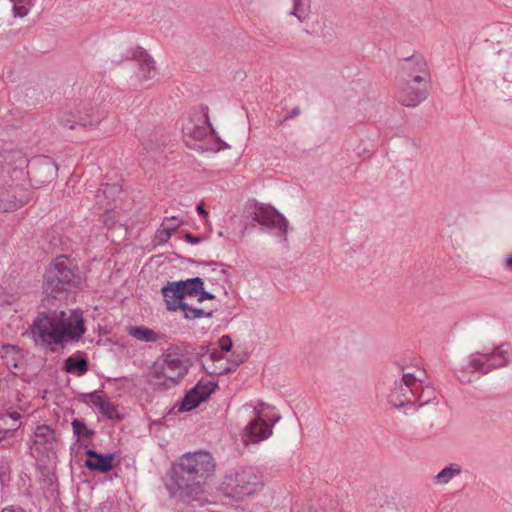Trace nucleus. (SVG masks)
Returning <instances> with one entry per match:
<instances>
[{"label":"nucleus","instance_id":"12","mask_svg":"<svg viewBox=\"0 0 512 512\" xmlns=\"http://www.w3.org/2000/svg\"><path fill=\"white\" fill-rule=\"evenodd\" d=\"M428 88L429 85L399 80L398 100L407 107H415L427 98Z\"/></svg>","mask_w":512,"mask_h":512},{"label":"nucleus","instance_id":"5","mask_svg":"<svg viewBox=\"0 0 512 512\" xmlns=\"http://www.w3.org/2000/svg\"><path fill=\"white\" fill-rule=\"evenodd\" d=\"M263 487L264 476L257 467L241 466L225 474L219 490L226 497L242 501L259 493Z\"/></svg>","mask_w":512,"mask_h":512},{"label":"nucleus","instance_id":"51","mask_svg":"<svg viewBox=\"0 0 512 512\" xmlns=\"http://www.w3.org/2000/svg\"><path fill=\"white\" fill-rule=\"evenodd\" d=\"M504 267L505 269L512 271V255L506 258Z\"/></svg>","mask_w":512,"mask_h":512},{"label":"nucleus","instance_id":"52","mask_svg":"<svg viewBox=\"0 0 512 512\" xmlns=\"http://www.w3.org/2000/svg\"><path fill=\"white\" fill-rule=\"evenodd\" d=\"M7 417L13 419L15 422L19 420L20 414L17 412L9 413Z\"/></svg>","mask_w":512,"mask_h":512},{"label":"nucleus","instance_id":"1","mask_svg":"<svg viewBox=\"0 0 512 512\" xmlns=\"http://www.w3.org/2000/svg\"><path fill=\"white\" fill-rule=\"evenodd\" d=\"M215 461L206 451L185 454L174 464L166 483L171 496L186 503L197 502L202 505L207 501L205 482L215 471Z\"/></svg>","mask_w":512,"mask_h":512},{"label":"nucleus","instance_id":"17","mask_svg":"<svg viewBox=\"0 0 512 512\" xmlns=\"http://www.w3.org/2000/svg\"><path fill=\"white\" fill-rule=\"evenodd\" d=\"M161 293L166 303V308L169 311H177L185 304L183 301V290H180L177 281L168 282L167 285L161 289Z\"/></svg>","mask_w":512,"mask_h":512},{"label":"nucleus","instance_id":"16","mask_svg":"<svg viewBox=\"0 0 512 512\" xmlns=\"http://www.w3.org/2000/svg\"><path fill=\"white\" fill-rule=\"evenodd\" d=\"M132 55L139 62L137 74L139 80L148 81L153 79L156 75L154 59L142 48H137Z\"/></svg>","mask_w":512,"mask_h":512},{"label":"nucleus","instance_id":"44","mask_svg":"<svg viewBox=\"0 0 512 512\" xmlns=\"http://www.w3.org/2000/svg\"><path fill=\"white\" fill-rule=\"evenodd\" d=\"M204 265H212V266H215L213 268V270L215 271L216 270V267L220 268V273L222 274H226L227 273V266L222 264V263H218V262H204L203 263Z\"/></svg>","mask_w":512,"mask_h":512},{"label":"nucleus","instance_id":"47","mask_svg":"<svg viewBox=\"0 0 512 512\" xmlns=\"http://www.w3.org/2000/svg\"><path fill=\"white\" fill-rule=\"evenodd\" d=\"M300 108L299 107H294L290 113L285 117L284 121L285 120H289V119H293L295 117H297L299 114H300Z\"/></svg>","mask_w":512,"mask_h":512},{"label":"nucleus","instance_id":"13","mask_svg":"<svg viewBox=\"0 0 512 512\" xmlns=\"http://www.w3.org/2000/svg\"><path fill=\"white\" fill-rule=\"evenodd\" d=\"M0 164L3 172L13 179L23 178L29 162L19 150H4L0 153Z\"/></svg>","mask_w":512,"mask_h":512},{"label":"nucleus","instance_id":"15","mask_svg":"<svg viewBox=\"0 0 512 512\" xmlns=\"http://www.w3.org/2000/svg\"><path fill=\"white\" fill-rule=\"evenodd\" d=\"M86 455L88 459L85 461V466L90 471H98L101 473H107L109 472L113 465L112 461L114 459V454H100L97 451L93 449H88L86 451Z\"/></svg>","mask_w":512,"mask_h":512},{"label":"nucleus","instance_id":"49","mask_svg":"<svg viewBox=\"0 0 512 512\" xmlns=\"http://www.w3.org/2000/svg\"><path fill=\"white\" fill-rule=\"evenodd\" d=\"M163 225H165V223H163ZM177 227H178V224H176L174 226H164V230L167 232V237H170L171 234L176 230Z\"/></svg>","mask_w":512,"mask_h":512},{"label":"nucleus","instance_id":"6","mask_svg":"<svg viewBox=\"0 0 512 512\" xmlns=\"http://www.w3.org/2000/svg\"><path fill=\"white\" fill-rule=\"evenodd\" d=\"M81 283L78 269L62 256L47 270L43 290L46 295L56 298L59 293L78 288Z\"/></svg>","mask_w":512,"mask_h":512},{"label":"nucleus","instance_id":"19","mask_svg":"<svg viewBox=\"0 0 512 512\" xmlns=\"http://www.w3.org/2000/svg\"><path fill=\"white\" fill-rule=\"evenodd\" d=\"M64 369L70 374L83 376L88 371V361L81 352H77L65 360Z\"/></svg>","mask_w":512,"mask_h":512},{"label":"nucleus","instance_id":"27","mask_svg":"<svg viewBox=\"0 0 512 512\" xmlns=\"http://www.w3.org/2000/svg\"><path fill=\"white\" fill-rule=\"evenodd\" d=\"M253 411L254 417H260L261 420L270 421L272 422V425H275L281 420V415L275 413L274 408L264 402H260L254 406Z\"/></svg>","mask_w":512,"mask_h":512},{"label":"nucleus","instance_id":"30","mask_svg":"<svg viewBox=\"0 0 512 512\" xmlns=\"http://www.w3.org/2000/svg\"><path fill=\"white\" fill-rule=\"evenodd\" d=\"M26 202V199L22 197H16L15 195H7L0 200V208L5 212H12L21 208Z\"/></svg>","mask_w":512,"mask_h":512},{"label":"nucleus","instance_id":"46","mask_svg":"<svg viewBox=\"0 0 512 512\" xmlns=\"http://www.w3.org/2000/svg\"><path fill=\"white\" fill-rule=\"evenodd\" d=\"M185 239L187 242H189L190 244H198L202 241V238L199 237V236H193L192 234L190 233H187L185 235Z\"/></svg>","mask_w":512,"mask_h":512},{"label":"nucleus","instance_id":"42","mask_svg":"<svg viewBox=\"0 0 512 512\" xmlns=\"http://www.w3.org/2000/svg\"><path fill=\"white\" fill-rule=\"evenodd\" d=\"M13 428L11 427H6L5 426V417L1 416L0 417V441L2 439H4L7 435V433L12 430Z\"/></svg>","mask_w":512,"mask_h":512},{"label":"nucleus","instance_id":"36","mask_svg":"<svg viewBox=\"0 0 512 512\" xmlns=\"http://www.w3.org/2000/svg\"><path fill=\"white\" fill-rule=\"evenodd\" d=\"M204 366L206 367V369L209 373L216 374V375H223V374L229 373L233 369L227 363H220L219 366H216V365L207 366V363H204Z\"/></svg>","mask_w":512,"mask_h":512},{"label":"nucleus","instance_id":"9","mask_svg":"<svg viewBox=\"0 0 512 512\" xmlns=\"http://www.w3.org/2000/svg\"><path fill=\"white\" fill-rule=\"evenodd\" d=\"M252 218L260 225L273 230L282 241L287 240L288 221L274 207L269 205L256 206Z\"/></svg>","mask_w":512,"mask_h":512},{"label":"nucleus","instance_id":"35","mask_svg":"<svg viewBox=\"0 0 512 512\" xmlns=\"http://www.w3.org/2000/svg\"><path fill=\"white\" fill-rule=\"evenodd\" d=\"M181 310L184 317L189 320L212 316V312H205L203 309L190 307L187 303L182 305Z\"/></svg>","mask_w":512,"mask_h":512},{"label":"nucleus","instance_id":"39","mask_svg":"<svg viewBox=\"0 0 512 512\" xmlns=\"http://www.w3.org/2000/svg\"><path fill=\"white\" fill-rule=\"evenodd\" d=\"M219 353L229 352L232 348V340L228 335H224L219 339Z\"/></svg>","mask_w":512,"mask_h":512},{"label":"nucleus","instance_id":"41","mask_svg":"<svg viewBox=\"0 0 512 512\" xmlns=\"http://www.w3.org/2000/svg\"><path fill=\"white\" fill-rule=\"evenodd\" d=\"M225 353H219V348H214L209 353V360L212 362V365L214 366L215 362H221L224 358Z\"/></svg>","mask_w":512,"mask_h":512},{"label":"nucleus","instance_id":"40","mask_svg":"<svg viewBox=\"0 0 512 512\" xmlns=\"http://www.w3.org/2000/svg\"><path fill=\"white\" fill-rule=\"evenodd\" d=\"M89 398L93 405L96 406L97 408H99L106 400L102 395V391H94L90 393Z\"/></svg>","mask_w":512,"mask_h":512},{"label":"nucleus","instance_id":"20","mask_svg":"<svg viewBox=\"0 0 512 512\" xmlns=\"http://www.w3.org/2000/svg\"><path fill=\"white\" fill-rule=\"evenodd\" d=\"M32 170L34 173L46 174L45 179L41 180V183L51 181L57 173L58 167L51 159L45 157L34 161L32 164Z\"/></svg>","mask_w":512,"mask_h":512},{"label":"nucleus","instance_id":"50","mask_svg":"<svg viewBox=\"0 0 512 512\" xmlns=\"http://www.w3.org/2000/svg\"><path fill=\"white\" fill-rule=\"evenodd\" d=\"M197 212H198L200 215H202V216H204V217H207V212H206V210H205V208H204V204H203V203H200V204L197 206Z\"/></svg>","mask_w":512,"mask_h":512},{"label":"nucleus","instance_id":"48","mask_svg":"<svg viewBox=\"0 0 512 512\" xmlns=\"http://www.w3.org/2000/svg\"><path fill=\"white\" fill-rule=\"evenodd\" d=\"M2 512H25L21 507L8 506L5 507Z\"/></svg>","mask_w":512,"mask_h":512},{"label":"nucleus","instance_id":"45","mask_svg":"<svg viewBox=\"0 0 512 512\" xmlns=\"http://www.w3.org/2000/svg\"><path fill=\"white\" fill-rule=\"evenodd\" d=\"M321 30L322 26L319 23L312 24L311 26L307 25V28L305 29V31L309 34H318Z\"/></svg>","mask_w":512,"mask_h":512},{"label":"nucleus","instance_id":"23","mask_svg":"<svg viewBox=\"0 0 512 512\" xmlns=\"http://www.w3.org/2000/svg\"><path fill=\"white\" fill-rule=\"evenodd\" d=\"M71 425L73 434L76 437L77 441L85 442L84 445L87 446V444L91 442L92 437L95 434L94 430L88 428L85 421L79 418H75L71 422Z\"/></svg>","mask_w":512,"mask_h":512},{"label":"nucleus","instance_id":"11","mask_svg":"<svg viewBox=\"0 0 512 512\" xmlns=\"http://www.w3.org/2000/svg\"><path fill=\"white\" fill-rule=\"evenodd\" d=\"M273 428L272 422L261 420L260 417H254L243 430L242 442L246 446L259 444L272 436Z\"/></svg>","mask_w":512,"mask_h":512},{"label":"nucleus","instance_id":"43","mask_svg":"<svg viewBox=\"0 0 512 512\" xmlns=\"http://www.w3.org/2000/svg\"><path fill=\"white\" fill-rule=\"evenodd\" d=\"M200 296H199V302H203L204 300H212L215 298V296L207 291L204 290V288H202V290L199 291L198 293Z\"/></svg>","mask_w":512,"mask_h":512},{"label":"nucleus","instance_id":"26","mask_svg":"<svg viewBox=\"0 0 512 512\" xmlns=\"http://www.w3.org/2000/svg\"><path fill=\"white\" fill-rule=\"evenodd\" d=\"M462 469L459 464L451 463L444 467L438 474L433 478L435 484L445 485L449 483L454 477L461 473Z\"/></svg>","mask_w":512,"mask_h":512},{"label":"nucleus","instance_id":"32","mask_svg":"<svg viewBox=\"0 0 512 512\" xmlns=\"http://www.w3.org/2000/svg\"><path fill=\"white\" fill-rule=\"evenodd\" d=\"M217 385L215 382L210 380H200L193 389L197 392V395L201 397L202 401H205L216 389Z\"/></svg>","mask_w":512,"mask_h":512},{"label":"nucleus","instance_id":"28","mask_svg":"<svg viewBox=\"0 0 512 512\" xmlns=\"http://www.w3.org/2000/svg\"><path fill=\"white\" fill-rule=\"evenodd\" d=\"M3 359L10 371L18 368L17 359L21 357V351L12 345L3 346Z\"/></svg>","mask_w":512,"mask_h":512},{"label":"nucleus","instance_id":"8","mask_svg":"<svg viewBox=\"0 0 512 512\" xmlns=\"http://www.w3.org/2000/svg\"><path fill=\"white\" fill-rule=\"evenodd\" d=\"M421 385V377L413 373H403L400 380L394 382L388 395V402L394 408L413 406L415 400V391L417 386Z\"/></svg>","mask_w":512,"mask_h":512},{"label":"nucleus","instance_id":"31","mask_svg":"<svg viewBox=\"0 0 512 512\" xmlns=\"http://www.w3.org/2000/svg\"><path fill=\"white\" fill-rule=\"evenodd\" d=\"M217 385L215 382L210 380H200L193 389L197 392V395L201 397L202 401H205L216 389Z\"/></svg>","mask_w":512,"mask_h":512},{"label":"nucleus","instance_id":"4","mask_svg":"<svg viewBox=\"0 0 512 512\" xmlns=\"http://www.w3.org/2000/svg\"><path fill=\"white\" fill-rule=\"evenodd\" d=\"M512 362V347L509 343H502L491 352L471 353L457 371V377L462 383H471L473 375L488 374L489 372L503 368Z\"/></svg>","mask_w":512,"mask_h":512},{"label":"nucleus","instance_id":"34","mask_svg":"<svg viewBox=\"0 0 512 512\" xmlns=\"http://www.w3.org/2000/svg\"><path fill=\"white\" fill-rule=\"evenodd\" d=\"M77 117L78 113L68 110H62L58 114V120L60 124L64 127H68L69 129H75L76 127H79L77 123Z\"/></svg>","mask_w":512,"mask_h":512},{"label":"nucleus","instance_id":"2","mask_svg":"<svg viewBox=\"0 0 512 512\" xmlns=\"http://www.w3.org/2000/svg\"><path fill=\"white\" fill-rule=\"evenodd\" d=\"M85 331L83 314L79 310L39 312L31 325L35 344L46 347L78 341Z\"/></svg>","mask_w":512,"mask_h":512},{"label":"nucleus","instance_id":"25","mask_svg":"<svg viewBox=\"0 0 512 512\" xmlns=\"http://www.w3.org/2000/svg\"><path fill=\"white\" fill-rule=\"evenodd\" d=\"M180 290H183V297L197 296L199 291L202 290L204 282L200 277H194L187 280L177 281Z\"/></svg>","mask_w":512,"mask_h":512},{"label":"nucleus","instance_id":"7","mask_svg":"<svg viewBox=\"0 0 512 512\" xmlns=\"http://www.w3.org/2000/svg\"><path fill=\"white\" fill-rule=\"evenodd\" d=\"M209 131L216 135V132L212 128L209 117L208 108H201L192 110L183 119L182 123V136L184 143L191 149L204 150V143H206V137ZM216 137V142L221 143L220 149L228 148V145L220 138Z\"/></svg>","mask_w":512,"mask_h":512},{"label":"nucleus","instance_id":"53","mask_svg":"<svg viewBox=\"0 0 512 512\" xmlns=\"http://www.w3.org/2000/svg\"><path fill=\"white\" fill-rule=\"evenodd\" d=\"M218 236L219 237H224V232L223 231L218 232Z\"/></svg>","mask_w":512,"mask_h":512},{"label":"nucleus","instance_id":"14","mask_svg":"<svg viewBox=\"0 0 512 512\" xmlns=\"http://www.w3.org/2000/svg\"><path fill=\"white\" fill-rule=\"evenodd\" d=\"M121 191L122 188L117 183L103 184L95 196L97 205L106 212L112 210Z\"/></svg>","mask_w":512,"mask_h":512},{"label":"nucleus","instance_id":"21","mask_svg":"<svg viewBox=\"0 0 512 512\" xmlns=\"http://www.w3.org/2000/svg\"><path fill=\"white\" fill-rule=\"evenodd\" d=\"M127 333L132 338L144 343H154L160 339L157 332L145 326H130Z\"/></svg>","mask_w":512,"mask_h":512},{"label":"nucleus","instance_id":"29","mask_svg":"<svg viewBox=\"0 0 512 512\" xmlns=\"http://www.w3.org/2000/svg\"><path fill=\"white\" fill-rule=\"evenodd\" d=\"M201 402V397L197 395V392L192 388L189 392L186 393L184 398L179 404L178 410L180 412L191 411L196 408Z\"/></svg>","mask_w":512,"mask_h":512},{"label":"nucleus","instance_id":"3","mask_svg":"<svg viewBox=\"0 0 512 512\" xmlns=\"http://www.w3.org/2000/svg\"><path fill=\"white\" fill-rule=\"evenodd\" d=\"M191 364L186 348L170 345L149 367L146 381L154 390L167 391L182 381Z\"/></svg>","mask_w":512,"mask_h":512},{"label":"nucleus","instance_id":"18","mask_svg":"<svg viewBox=\"0 0 512 512\" xmlns=\"http://www.w3.org/2000/svg\"><path fill=\"white\" fill-rule=\"evenodd\" d=\"M77 123L79 127L95 128L106 117V113L96 108H88L83 112L78 111Z\"/></svg>","mask_w":512,"mask_h":512},{"label":"nucleus","instance_id":"38","mask_svg":"<svg viewBox=\"0 0 512 512\" xmlns=\"http://www.w3.org/2000/svg\"><path fill=\"white\" fill-rule=\"evenodd\" d=\"M53 431L50 429L47 425H40L36 428L35 436L38 438H43L45 440H48L50 437H52Z\"/></svg>","mask_w":512,"mask_h":512},{"label":"nucleus","instance_id":"37","mask_svg":"<svg viewBox=\"0 0 512 512\" xmlns=\"http://www.w3.org/2000/svg\"><path fill=\"white\" fill-rule=\"evenodd\" d=\"M98 409L104 416L109 419H112L116 413L114 405L108 400H105V402Z\"/></svg>","mask_w":512,"mask_h":512},{"label":"nucleus","instance_id":"22","mask_svg":"<svg viewBox=\"0 0 512 512\" xmlns=\"http://www.w3.org/2000/svg\"><path fill=\"white\" fill-rule=\"evenodd\" d=\"M435 399L436 391L434 387L421 379V385L417 386V390L415 391L414 405L418 404V407H422L434 401Z\"/></svg>","mask_w":512,"mask_h":512},{"label":"nucleus","instance_id":"24","mask_svg":"<svg viewBox=\"0 0 512 512\" xmlns=\"http://www.w3.org/2000/svg\"><path fill=\"white\" fill-rule=\"evenodd\" d=\"M311 12V0H292L288 15L294 16L300 23L307 22Z\"/></svg>","mask_w":512,"mask_h":512},{"label":"nucleus","instance_id":"10","mask_svg":"<svg viewBox=\"0 0 512 512\" xmlns=\"http://www.w3.org/2000/svg\"><path fill=\"white\" fill-rule=\"evenodd\" d=\"M399 80L430 84V72L426 60L420 55L405 58L401 64Z\"/></svg>","mask_w":512,"mask_h":512},{"label":"nucleus","instance_id":"33","mask_svg":"<svg viewBox=\"0 0 512 512\" xmlns=\"http://www.w3.org/2000/svg\"><path fill=\"white\" fill-rule=\"evenodd\" d=\"M13 4V13L15 17L23 18L27 16L34 5L35 0H10Z\"/></svg>","mask_w":512,"mask_h":512}]
</instances>
